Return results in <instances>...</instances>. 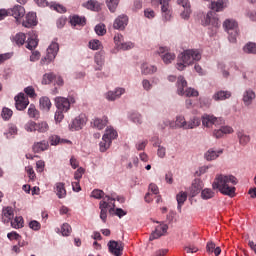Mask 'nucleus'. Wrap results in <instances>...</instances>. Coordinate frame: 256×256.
<instances>
[{"label": "nucleus", "instance_id": "obj_1", "mask_svg": "<svg viewBox=\"0 0 256 256\" xmlns=\"http://www.w3.org/2000/svg\"><path fill=\"white\" fill-rule=\"evenodd\" d=\"M231 185H237V178L233 175L218 174L212 183V188L218 189L222 195L228 197H235V187Z\"/></svg>", "mask_w": 256, "mask_h": 256}, {"label": "nucleus", "instance_id": "obj_2", "mask_svg": "<svg viewBox=\"0 0 256 256\" xmlns=\"http://www.w3.org/2000/svg\"><path fill=\"white\" fill-rule=\"evenodd\" d=\"M195 61H201V52L197 49L184 50L177 57L176 69L185 71L186 67L193 65Z\"/></svg>", "mask_w": 256, "mask_h": 256}, {"label": "nucleus", "instance_id": "obj_3", "mask_svg": "<svg viewBox=\"0 0 256 256\" xmlns=\"http://www.w3.org/2000/svg\"><path fill=\"white\" fill-rule=\"evenodd\" d=\"M224 31L228 34V40L230 43H237V37H239V24L234 19H226L223 22Z\"/></svg>", "mask_w": 256, "mask_h": 256}, {"label": "nucleus", "instance_id": "obj_4", "mask_svg": "<svg viewBox=\"0 0 256 256\" xmlns=\"http://www.w3.org/2000/svg\"><path fill=\"white\" fill-rule=\"evenodd\" d=\"M176 87L177 95H180L181 97H199V91L194 88H187L185 90V87H187V80H185V77L183 76L177 78Z\"/></svg>", "mask_w": 256, "mask_h": 256}, {"label": "nucleus", "instance_id": "obj_5", "mask_svg": "<svg viewBox=\"0 0 256 256\" xmlns=\"http://www.w3.org/2000/svg\"><path fill=\"white\" fill-rule=\"evenodd\" d=\"M201 23L204 27L211 25L212 29L208 32V35H210V37H214V35H217V30L221 26V24H219V18L215 16V12L213 11H209L201 20Z\"/></svg>", "mask_w": 256, "mask_h": 256}, {"label": "nucleus", "instance_id": "obj_6", "mask_svg": "<svg viewBox=\"0 0 256 256\" xmlns=\"http://www.w3.org/2000/svg\"><path fill=\"white\" fill-rule=\"evenodd\" d=\"M46 51V56L40 61L41 65H49V63L55 61L57 54L59 53V43H57V38L53 39Z\"/></svg>", "mask_w": 256, "mask_h": 256}, {"label": "nucleus", "instance_id": "obj_7", "mask_svg": "<svg viewBox=\"0 0 256 256\" xmlns=\"http://www.w3.org/2000/svg\"><path fill=\"white\" fill-rule=\"evenodd\" d=\"M125 244L122 241L110 240L108 242V251L115 256H122Z\"/></svg>", "mask_w": 256, "mask_h": 256}, {"label": "nucleus", "instance_id": "obj_8", "mask_svg": "<svg viewBox=\"0 0 256 256\" xmlns=\"http://www.w3.org/2000/svg\"><path fill=\"white\" fill-rule=\"evenodd\" d=\"M85 125H87V116L81 114L72 120L69 124V129L70 131H81Z\"/></svg>", "mask_w": 256, "mask_h": 256}, {"label": "nucleus", "instance_id": "obj_9", "mask_svg": "<svg viewBox=\"0 0 256 256\" xmlns=\"http://www.w3.org/2000/svg\"><path fill=\"white\" fill-rule=\"evenodd\" d=\"M15 107L17 111H25L29 105V98L25 96V93L20 92L17 96L14 97Z\"/></svg>", "mask_w": 256, "mask_h": 256}, {"label": "nucleus", "instance_id": "obj_10", "mask_svg": "<svg viewBox=\"0 0 256 256\" xmlns=\"http://www.w3.org/2000/svg\"><path fill=\"white\" fill-rule=\"evenodd\" d=\"M127 25H129V16L125 14L119 15L113 23L114 29H117L118 31H125Z\"/></svg>", "mask_w": 256, "mask_h": 256}, {"label": "nucleus", "instance_id": "obj_11", "mask_svg": "<svg viewBox=\"0 0 256 256\" xmlns=\"http://www.w3.org/2000/svg\"><path fill=\"white\" fill-rule=\"evenodd\" d=\"M169 226L163 222L160 225L156 226L155 230L151 233L149 240L155 241V239H159V237H163L167 233Z\"/></svg>", "mask_w": 256, "mask_h": 256}, {"label": "nucleus", "instance_id": "obj_12", "mask_svg": "<svg viewBox=\"0 0 256 256\" xmlns=\"http://www.w3.org/2000/svg\"><path fill=\"white\" fill-rule=\"evenodd\" d=\"M122 95H125V88L117 87L114 90L106 92L105 99L107 101H117V99H121Z\"/></svg>", "mask_w": 256, "mask_h": 256}, {"label": "nucleus", "instance_id": "obj_13", "mask_svg": "<svg viewBox=\"0 0 256 256\" xmlns=\"http://www.w3.org/2000/svg\"><path fill=\"white\" fill-rule=\"evenodd\" d=\"M55 105L59 111H64V113H67L71 109V102L65 97H56Z\"/></svg>", "mask_w": 256, "mask_h": 256}, {"label": "nucleus", "instance_id": "obj_14", "mask_svg": "<svg viewBox=\"0 0 256 256\" xmlns=\"http://www.w3.org/2000/svg\"><path fill=\"white\" fill-rule=\"evenodd\" d=\"M113 207L111 202H107L105 198L99 202V209H100V219L103 223H107V211H109Z\"/></svg>", "mask_w": 256, "mask_h": 256}, {"label": "nucleus", "instance_id": "obj_15", "mask_svg": "<svg viewBox=\"0 0 256 256\" xmlns=\"http://www.w3.org/2000/svg\"><path fill=\"white\" fill-rule=\"evenodd\" d=\"M8 15H11L16 19V21H19V19L25 17V8L21 5H15L13 8H10L7 10Z\"/></svg>", "mask_w": 256, "mask_h": 256}, {"label": "nucleus", "instance_id": "obj_16", "mask_svg": "<svg viewBox=\"0 0 256 256\" xmlns=\"http://www.w3.org/2000/svg\"><path fill=\"white\" fill-rule=\"evenodd\" d=\"M26 43V49H29L30 51H33V49L37 48L39 45V39H37V34H35V31L28 32Z\"/></svg>", "mask_w": 256, "mask_h": 256}, {"label": "nucleus", "instance_id": "obj_17", "mask_svg": "<svg viewBox=\"0 0 256 256\" xmlns=\"http://www.w3.org/2000/svg\"><path fill=\"white\" fill-rule=\"evenodd\" d=\"M22 25L27 29L35 27L37 25V14L35 12H29L25 17V20L22 22Z\"/></svg>", "mask_w": 256, "mask_h": 256}, {"label": "nucleus", "instance_id": "obj_18", "mask_svg": "<svg viewBox=\"0 0 256 256\" xmlns=\"http://www.w3.org/2000/svg\"><path fill=\"white\" fill-rule=\"evenodd\" d=\"M94 63L96 64L94 70L101 71L103 69V65H105V52H96L94 55Z\"/></svg>", "mask_w": 256, "mask_h": 256}, {"label": "nucleus", "instance_id": "obj_19", "mask_svg": "<svg viewBox=\"0 0 256 256\" xmlns=\"http://www.w3.org/2000/svg\"><path fill=\"white\" fill-rule=\"evenodd\" d=\"M230 133H233V129L230 126H221L219 129H214L212 135L215 139H221L225 135H230Z\"/></svg>", "mask_w": 256, "mask_h": 256}, {"label": "nucleus", "instance_id": "obj_20", "mask_svg": "<svg viewBox=\"0 0 256 256\" xmlns=\"http://www.w3.org/2000/svg\"><path fill=\"white\" fill-rule=\"evenodd\" d=\"M70 24L72 27H85L87 25V18L77 14L70 16Z\"/></svg>", "mask_w": 256, "mask_h": 256}, {"label": "nucleus", "instance_id": "obj_21", "mask_svg": "<svg viewBox=\"0 0 256 256\" xmlns=\"http://www.w3.org/2000/svg\"><path fill=\"white\" fill-rule=\"evenodd\" d=\"M13 217H15V212L13 210V207L7 206L2 209V222L4 224H7L11 220H13Z\"/></svg>", "mask_w": 256, "mask_h": 256}, {"label": "nucleus", "instance_id": "obj_22", "mask_svg": "<svg viewBox=\"0 0 256 256\" xmlns=\"http://www.w3.org/2000/svg\"><path fill=\"white\" fill-rule=\"evenodd\" d=\"M203 127L217 125L218 118L211 114H203L201 117Z\"/></svg>", "mask_w": 256, "mask_h": 256}, {"label": "nucleus", "instance_id": "obj_23", "mask_svg": "<svg viewBox=\"0 0 256 256\" xmlns=\"http://www.w3.org/2000/svg\"><path fill=\"white\" fill-rule=\"evenodd\" d=\"M109 122V119L107 118V116H104L102 118H94L91 122L92 127H94V129H98L99 131H101L102 129H105V127H107V123Z\"/></svg>", "mask_w": 256, "mask_h": 256}, {"label": "nucleus", "instance_id": "obj_24", "mask_svg": "<svg viewBox=\"0 0 256 256\" xmlns=\"http://www.w3.org/2000/svg\"><path fill=\"white\" fill-rule=\"evenodd\" d=\"M223 154V149L215 150L213 148H210L208 151L204 153V159L206 161H215V159H218L219 155Z\"/></svg>", "mask_w": 256, "mask_h": 256}, {"label": "nucleus", "instance_id": "obj_25", "mask_svg": "<svg viewBox=\"0 0 256 256\" xmlns=\"http://www.w3.org/2000/svg\"><path fill=\"white\" fill-rule=\"evenodd\" d=\"M82 7H84V9H88V11H94L96 13L101 11V4H99L97 0H88L82 4Z\"/></svg>", "mask_w": 256, "mask_h": 256}, {"label": "nucleus", "instance_id": "obj_26", "mask_svg": "<svg viewBox=\"0 0 256 256\" xmlns=\"http://www.w3.org/2000/svg\"><path fill=\"white\" fill-rule=\"evenodd\" d=\"M47 149H49V141L47 140L35 142L32 146L34 153H43V151H47Z\"/></svg>", "mask_w": 256, "mask_h": 256}, {"label": "nucleus", "instance_id": "obj_27", "mask_svg": "<svg viewBox=\"0 0 256 256\" xmlns=\"http://www.w3.org/2000/svg\"><path fill=\"white\" fill-rule=\"evenodd\" d=\"M54 190L58 199H65L67 197V190L65 189V183L57 182L54 186Z\"/></svg>", "mask_w": 256, "mask_h": 256}, {"label": "nucleus", "instance_id": "obj_28", "mask_svg": "<svg viewBox=\"0 0 256 256\" xmlns=\"http://www.w3.org/2000/svg\"><path fill=\"white\" fill-rule=\"evenodd\" d=\"M237 139L239 140V144L245 147L250 141H251V136L245 133V130H238L236 132Z\"/></svg>", "mask_w": 256, "mask_h": 256}, {"label": "nucleus", "instance_id": "obj_29", "mask_svg": "<svg viewBox=\"0 0 256 256\" xmlns=\"http://www.w3.org/2000/svg\"><path fill=\"white\" fill-rule=\"evenodd\" d=\"M231 97V92L227 90H219L213 94L212 99L214 101H225Z\"/></svg>", "mask_w": 256, "mask_h": 256}, {"label": "nucleus", "instance_id": "obj_30", "mask_svg": "<svg viewBox=\"0 0 256 256\" xmlns=\"http://www.w3.org/2000/svg\"><path fill=\"white\" fill-rule=\"evenodd\" d=\"M26 39L27 36L25 33L19 32L11 38V41L14 45H17V47H21L22 45H25Z\"/></svg>", "mask_w": 256, "mask_h": 256}, {"label": "nucleus", "instance_id": "obj_31", "mask_svg": "<svg viewBox=\"0 0 256 256\" xmlns=\"http://www.w3.org/2000/svg\"><path fill=\"white\" fill-rule=\"evenodd\" d=\"M142 75H154L157 73V66L143 63L140 67Z\"/></svg>", "mask_w": 256, "mask_h": 256}, {"label": "nucleus", "instance_id": "obj_32", "mask_svg": "<svg viewBox=\"0 0 256 256\" xmlns=\"http://www.w3.org/2000/svg\"><path fill=\"white\" fill-rule=\"evenodd\" d=\"M255 97H256L255 92L252 89L245 90V92L243 93L244 105H247V106L251 105Z\"/></svg>", "mask_w": 256, "mask_h": 256}, {"label": "nucleus", "instance_id": "obj_33", "mask_svg": "<svg viewBox=\"0 0 256 256\" xmlns=\"http://www.w3.org/2000/svg\"><path fill=\"white\" fill-rule=\"evenodd\" d=\"M117 193L113 192L109 195H105L104 199L105 201H107V203H110V205L112 206L111 208H109V213L110 215H113V211H115V201H117Z\"/></svg>", "mask_w": 256, "mask_h": 256}, {"label": "nucleus", "instance_id": "obj_34", "mask_svg": "<svg viewBox=\"0 0 256 256\" xmlns=\"http://www.w3.org/2000/svg\"><path fill=\"white\" fill-rule=\"evenodd\" d=\"M201 125V118L197 116H192L189 121H186V130L197 129Z\"/></svg>", "mask_w": 256, "mask_h": 256}, {"label": "nucleus", "instance_id": "obj_35", "mask_svg": "<svg viewBox=\"0 0 256 256\" xmlns=\"http://www.w3.org/2000/svg\"><path fill=\"white\" fill-rule=\"evenodd\" d=\"M40 109L42 111H50L51 110V100L47 96H43L39 99Z\"/></svg>", "mask_w": 256, "mask_h": 256}, {"label": "nucleus", "instance_id": "obj_36", "mask_svg": "<svg viewBox=\"0 0 256 256\" xmlns=\"http://www.w3.org/2000/svg\"><path fill=\"white\" fill-rule=\"evenodd\" d=\"M187 126V120H185V116L179 115L176 117V121L174 122V129H185Z\"/></svg>", "mask_w": 256, "mask_h": 256}, {"label": "nucleus", "instance_id": "obj_37", "mask_svg": "<svg viewBox=\"0 0 256 256\" xmlns=\"http://www.w3.org/2000/svg\"><path fill=\"white\" fill-rule=\"evenodd\" d=\"M176 201L178 203L177 210L179 211V213H181V208L183 207V205L187 201V194L185 192H183V191L180 192L176 196Z\"/></svg>", "mask_w": 256, "mask_h": 256}, {"label": "nucleus", "instance_id": "obj_38", "mask_svg": "<svg viewBox=\"0 0 256 256\" xmlns=\"http://www.w3.org/2000/svg\"><path fill=\"white\" fill-rule=\"evenodd\" d=\"M103 137L104 139H109L113 143V139H117V131L112 127H107Z\"/></svg>", "mask_w": 256, "mask_h": 256}, {"label": "nucleus", "instance_id": "obj_39", "mask_svg": "<svg viewBox=\"0 0 256 256\" xmlns=\"http://www.w3.org/2000/svg\"><path fill=\"white\" fill-rule=\"evenodd\" d=\"M244 53L248 55H255L256 54V43L255 42H248L243 47Z\"/></svg>", "mask_w": 256, "mask_h": 256}, {"label": "nucleus", "instance_id": "obj_40", "mask_svg": "<svg viewBox=\"0 0 256 256\" xmlns=\"http://www.w3.org/2000/svg\"><path fill=\"white\" fill-rule=\"evenodd\" d=\"M10 223L13 229H23V216H16L14 220H10Z\"/></svg>", "mask_w": 256, "mask_h": 256}, {"label": "nucleus", "instance_id": "obj_41", "mask_svg": "<svg viewBox=\"0 0 256 256\" xmlns=\"http://www.w3.org/2000/svg\"><path fill=\"white\" fill-rule=\"evenodd\" d=\"M128 118L136 125H141L143 123V116H141L139 112H132Z\"/></svg>", "mask_w": 256, "mask_h": 256}, {"label": "nucleus", "instance_id": "obj_42", "mask_svg": "<svg viewBox=\"0 0 256 256\" xmlns=\"http://www.w3.org/2000/svg\"><path fill=\"white\" fill-rule=\"evenodd\" d=\"M111 140L102 136V141L99 143V149L101 153H105L107 149L111 147Z\"/></svg>", "mask_w": 256, "mask_h": 256}, {"label": "nucleus", "instance_id": "obj_43", "mask_svg": "<svg viewBox=\"0 0 256 256\" xmlns=\"http://www.w3.org/2000/svg\"><path fill=\"white\" fill-rule=\"evenodd\" d=\"M49 131V124L46 121L36 122L37 133H47Z\"/></svg>", "mask_w": 256, "mask_h": 256}, {"label": "nucleus", "instance_id": "obj_44", "mask_svg": "<svg viewBox=\"0 0 256 256\" xmlns=\"http://www.w3.org/2000/svg\"><path fill=\"white\" fill-rule=\"evenodd\" d=\"M175 53L166 52L165 54L161 55V59L165 65H169L175 61Z\"/></svg>", "mask_w": 256, "mask_h": 256}, {"label": "nucleus", "instance_id": "obj_45", "mask_svg": "<svg viewBox=\"0 0 256 256\" xmlns=\"http://www.w3.org/2000/svg\"><path fill=\"white\" fill-rule=\"evenodd\" d=\"M215 197V192L211 188H205L201 192V198L204 201H207L209 199H213Z\"/></svg>", "mask_w": 256, "mask_h": 256}, {"label": "nucleus", "instance_id": "obj_46", "mask_svg": "<svg viewBox=\"0 0 256 256\" xmlns=\"http://www.w3.org/2000/svg\"><path fill=\"white\" fill-rule=\"evenodd\" d=\"M55 73H45L42 78V85H51L55 81Z\"/></svg>", "mask_w": 256, "mask_h": 256}, {"label": "nucleus", "instance_id": "obj_47", "mask_svg": "<svg viewBox=\"0 0 256 256\" xmlns=\"http://www.w3.org/2000/svg\"><path fill=\"white\" fill-rule=\"evenodd\" d=\"M88 46L92 51H99L103 49V44L97 39L90 40Z\"/></svg>", "mask_w": 256, "mask_h": 256}, {"label": "nucleus", "instance_id": "obj_48", "mask_svg": "<svg viewBox=\"0 0 256 256\" xmlns=\"http://www.w3.org/2000/svg\"><path fill=\"white\" fill-rule=\"evenodd\" d=\"M37 122L30 120L24 125L25 131L27 133H37Z\"/></svg>", "mask_w": 256, "mask_h": 256}, {"label": "nucleus", "instance_id": "obj_49", "mask_svg": "<svg viewBox=\"0 0 256 256\" xmlns=\"http://www.w3.org/2000/svg\"><path fill=\"white\" fill-rule=\"evenodd\" d=\"M133 47H135V44L131 41L129 42H122L117 48L116 50L118 51H130V49H133Z\"/></svg>", "mask_w": 256, "mask_h": 256}, {"label": "nucleus", "instance_id": "obj_50", "mask_svg": "<svg viewBox=\"0 0 256 256\" xmlns=\"http://www.w3.org/2000/svg\"><path fill=\"white\" fill-rule=\"evenodd\" d=\"M223 7H224L223 0L211 2V5H210V9H212V11H216V13H219V11H223Z\"/></svg>", "mask_w": 256, "mask_h": 256}, {"label": "nucleus", "instance_id": "obj_51", "mask_svg": "<svg viewBox=\"0 0 256 256\" xmlns=\"http://www.w3.org/2000/svg\"><path fill=\"white\" fill-rule=\"evenodd\" d=\"M119 1L120 0H106V5L111 13H115V11H117Z\"/></svg>", "mask_w": 256, "mask_h": 256}, {"label": "nucleus", "instance_id": "obj_52", "mask_svg": "<svg viewBox=\"0 0 256 256\" xmlns=\"http://www.w3.org/2000/svg\"><path fill=\"white\" fill-rule=\"evenodd\" d=\"M28 116L31 119H39V110L37 108H35V106L33 104H30V106L28 108Z\"/></svg>", "mask_w": 256, "mask_h": 256}, {"label": "nucleus", "instance_id": "obj_53", "mask_svg": "<svg viewBox=\"0 0 256 256\" xmlns=\"http://www.w3.org/2000/svg\"><path fill=\"white\" fill-rule=\"evenodd\" d=\"M1 117L4 121H9V119H11V117H13V110H11L7 107H4L1 112Z\"/></svg>", "mask_w": 256, "mask_h": 256}, {"label": "nucleus", "instance_id": "obj_54", "mask_svg": "<svg viewBox=\"0 0 256 256\" xmlns=\"http://www.w3.org/2000/svg\"><path fill=\"white\" fill-rule=\"evenodd\" d=\"M17 131H18L17 126H15V125H10V126L8 127V131H7V132H4V135H5V137H6L7 139H11V137L17 135Z\"/></svg>", "mask_w": 256, "mask_h": 256}, {"label": "nucleus", "instance_id": "obj_55", "mask_svg": "<svg viewBox=\"0 0 256 256\" xmlns=\"http://www.w3.org/2000/svg\"><path fill=\"white\" fill-rule=\"evenodd\" d=\"M94 31H95L96 35H99L100 37H103V35H105V33H107V29H105V24H103V23L96 25L94 28Z\"/></svg>", "mask_w": 256, "mask_h": 256}, {"label": "nucleus", "instance_id": "obj_56", "mask_svg": "<svg viewBox=\"0 0 256 256\" xmlns=\"http://www.w3.org/2000/svg\"><path fill=\"white\" fill-rule=\"evenodd\" d=\"M190 191H191L192 197L199 195V193H201V184L199 182H194L191 186Z\"/></svg>", "mask_w": 256, "mask_h": 256}, {"label": "nucleus", "instance_id": "obj_57", "mask_svg": "<svg viewBox=\"0 0 256 256\" xmlns=\"http://www.w3.org/2000/svg\"><path fill=\"white\" fill-rule=\"evenodd\" d=\"M61 234L63 237H69L71 235V225L64 223L61 226Z\"/></svg>", "mask_w": 256, "mask_h": 256}, {"label": "nucleus", "instance_id": "obj_58", "mask_svg": "<svg viewBox=\"0 0 256 256\" xmlns=\"http://www.w3.org/2000/svg\"><path fill=\"white\" fill-rule=\"evenodd\" d=\"M159 127L160 129H162V131L165 130L166 127H170V129H175V122L169 119H164Z\"/></svg>", "mask_w": 256, "mask_h": 256}, {"label": "nucleus", "instance_id": "obj_59", "mask_svg": "<svg viewBox=\"0 0 256 256\" xmlns=\"http://www.w3.org/2000/svg\"><path fill=\"white\" fill-rule=\"evenodd\" d=\"M91 197H93L94 199H105V192H103V190L101 189H94L91 192Z\"/></svg>", "mask_w": 256, "mask_h": 256}, {"label": "nucleus", "instance_id": "obj_60", "mask_svg": "<svg viewBox=\"0 0 256 256\" xmlns=\"http://www.w3.org/2000/svg\"><path fill=\"white\" fill-rule=\"evenodd\" d=\"M161 11L163 21H171V10L169 9V7H166V9H163V7H161Z\"/></svg>", "mask_w": 256, "mask_h": 256}, {"label": "nucleus", "instance_id": "obj_61", "mask_svg": "<svg viewBox=\"0 0 256 256\" xmlns=\"http://www.w3.org/2000/svg\"><path fill=\"white\" fill-rule=\"evenodd\" d=\"M183 249L184 251H186V253H197V251H199V248L191 243H188L187 245H185Z\"/></svg>", "mask_w": 256, "mask_h": 256}, {"label": "nucleus", "instance_id": "obj_62", "mask_svg": "<svg viewBox=\"0 0 256 256\" xmlns=\"http://www.w3.org/2000/svg\"><path fill=\"white\" fill-rule=\"evenodd\" d=\"M28 226L32 229V231H40L41 230V223L37 220H31Z\"/></svg>", "mask_w": 256, "mask_h": 256}, {"label": "nucleus", "instance_id": "obj_63", "mask_svg": "<svg viewBox=\"0 0 256 256\" xmlns=\"http://www.w3.org/2000/svg\"><path fill=\"white\" fill-rule=\"evenodd\" d=\"M180 17L185 21H189V17H191V8L182 9L180 13Z\"/></svg>", "mask_w": 256, "mask_h": 256}, {"label": "nucleus", "instance_id": "obj_64", "mask_svg": "<svg viewBox=\"0 0 256 256\" xmlns=\"http://www.w3.org/2000/svg\"><path fill=\"white\" fill-rule=\"evenodd\" d=\"M211 98L209 97H202L200 98V105L201 107H205L206 109H209L211 107Z\"/></svg>", "mask_w": 256, "mask_h": 256}]
</instances>
